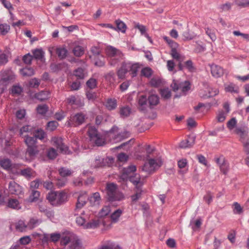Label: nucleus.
Segmentation results:
<instances>
[{"label": "nucleus", "mask_w": 249, "mask_h": 249, "mask_svg": "<svg viewBox=\"0 0 249 249\" xmlns=\"http://www.w3.org/2000/svg\"><path fill=\"white\" fill-rule=\"evenodd\" d=\"M118 130V128L114 126L108 132V136L112 138L111 141L113 142H119L125 138L124 133L119 132Z\"/></svg>", "instance_id": "1a4fd4ad"}, {"label": "nucleus", "mask_w": 249, "mask_h": 249, "mask_svg": "<svg viewBox=\"0 0 249 249\" xmlns=\"http://www.w3.org/2000/svg\"><path fill=\"white\" fill-rule=\"evenodd\" d=\"M234 132L240 137L241 140H243L245 139L248 135L249 128L247 126L237 127L234 130Z\"/></svg>", "instance_id": "aec40b11"}, {"label": "nucleus", "mask_w": 249, "mask_h": 249, "mask_svg": "<svg viewBox=\"0 0 249 249\" xmlns=\"http://www.w3.org/2000/svg\"><path fill=\"white\" fill-rule=\"evenodd\" d=\"M7 206L9 208L19 210L21 209L18 201L16 199H9L7 202Z\"/></svg>", "instance_id": "c9c22d12"}, {"label": "nucleus", "mask_w": 249, "mask_h": 249, "mask_svg": "<svg viewBox=\"0 0 249 249\" xmlns=\"http://www.w3.org/2000/svg\"><path fill=\"white\" fill-rule=\"evenodd\" d=\"M134 27L138 29L141 32V35L146 37L149 42L151 43L152 42L151 38L149 36L148 34L146 32L147 30L145 26L140 24L139 23H136L135 24Z\"/></svg>", "instance_id": "393cba45"}, {"label": "nucleus", "mask_w": 249, "mask_h": 249, "mask_svg": "<svg viewBox=\"0 0 249 249\" xmlns=\"http://www.w3.org/2000/svg\"><path fill=\"white\" fill-rule=\"evenodd\" d=\"M152 73V70L148 67L144 68L142 69L141 71V75L146 77H149L150 76H151Z\"/></svg>", "instance_id": "0e129e2a"}, {"label": "nucleus", "mask_w": 249, "mask_h": 249, "mask_svg": "<svg viewBox=\"0 0 249 249\" xmlns=\"http://www.w3.org/2000/svg\"><path fill=\"white\" fill-rule=\"evenodd\" d=\"M61 244L67 246L66 249H82V245L78 237L72 233H68L61 238Z\"/></svg>", "instance_id": "f257e3e1"}, {"label": "nucleus", "mask_w": 249, "mask_h": 249, "mask_svg": "<svg viewBox=\"0 0 249 249\" xmlns=\"http://www.w3.org/2000/svg\"><path fill=\"white\" fill-rule=\"evenodd\" d=\"M105 52L109 58L117 56L122 57V53L119 50L111 46H107Z\"/></svg>", "instance_id": "4468645a"}, {"label": "nucleus", "mask_w": 249, "mask_h": 249, "mask_svg": "<svg viewBox=\"0 0 249 249\" xmlns=\"http://www.w3.org/2000/svg\"><path fill=\"white\" fill-rule=\"evenodd\" d=\"M123 211L120 209H118L114 211L110 216L111 222L113 223H117Z\"/></svg>", "instance_id": "a878e982"}, {"label": "nucleus", "mask_w": 249, "mask_h": 249, "mask_svg": "<svg viewBox=\"0 0 249 249\" xmlns=\"http://www.w3.org/2000/svg\"><path fill=\"white\" fill-rule=\"evenodd\" d=\"M107 194L109 201H120L124 198V195L120 192L116 184L108 183L106 186Z\"/></svg>", "instance_id": "f03ea898"}, {"label": "nucleus", "mask_w": 249, "mask_h": 249, "mask_svg": "<svg viewBox=\"0 0 249 249\" xmlns=\"http://www.w3.org/2000/svg\"><path fill=\"white\" fill-rule=\"evenodd\" d=\"M135 191V194L131 196L132 201L135 202L137 201L140 198H141L142 193V190L141 188H137Z\"/></svg>", "instance_id": "a19ab883"}, {"label": "nucleus", "mask_w": 249, "mask_h": 249, "mask_svg": "<svg viewBox=\"0 0 249 249\" xmlns=\"http://www.w3.org/2000/svg\"><path fill=\"white\" fill-rule=\"evenodd\" d=\"M184 67H185L189 72H194L196 71V68L193 62L190 60H187L184 63Z\"/></svg>", "instance_id": "5fc2aeb1"}, {"label": "nucleus", "mask_w": 249, "mask_h": 249, "mask_svg": "<svg viewBox=\"0 0 249 249\" xmlns=\"http://www.w3.org/2000/svg\"><path fill=\"white\" fill-rule=\"evenodd\" d=\"M236 124V119L235 118H232L227 122V127L230 130H231L235 127Z\"/></svg>", "instance_id": "e2e57ef3"}, {"label": "nucleus", "mask_w": 249, "mask_h": 249, "mask_svg": "<svg viewBox=\"0 0 249 249\" xmlns=\"http://www.w3.org/2000/svg\"><path fill=\"white\" fill-rule=\"evenodd\" d=\"M89 199L87 192L85 191L80 192L77 198V201L76 204L75 208L74 211V215L79 214V211L86 204L87 200Z\"/></svg>", "instance_id": "423d86ee"}, {"label": "nucleus", "mask_w": 249, "mask_h": 249, "mask_svg": "<svg viewBox=\"0 0 249 249\" xmlns=\"http://www.w3.org/2000/svg\"><path fill=\"white\" fill-rule=\"evenodd\" d=\"M105 78L106 80L110 83V84H113L115 82L116 77L115 74L113 71H110L108 73H107Z\"/></svg>", "instance_id": "de8ad7c7"}, {"label": "nucleus", "mask_w": 249, "mask_h": 249, "mask_svg": "<svg viewBox=\"0 0 249 249\" xmlns=\"http://www.w3.org/2000/svg\"><path fill=\"white\" fill-rule=\"evenodd\" d=\"M40 84V81L37 78H33L29 81V85L31 88H36Z\"/></svg>", "instance_id": "774afa93"}, {"label": "nucleus", "mask_w": 249, "mask_h": 249, "mask_svg": "<svg viewBox=\"0 0 249 249\" xmlns=\"http://www.w3.org/2000/svg\"><path fill=\"white\" fill-rule=\"evenodd\" d=\"M1 74L2 75L0 80V83L6 85L10 82L12 81L15 78V76L10 73L9 71H1Z\"/></svg>", "instance_id": "6ab92c4d"}, {"label": "nucleus", "mask_w": 249, "mask_h": 249, "mask_svg": "<svg viewBox=\"0 0 249 249\" xmlns=\"http://www.w3.org/2000/svg\"><path fill=\"white\" fill-rule=\"evenodd\" d=\"M103 158L100 157H96L93 163L92 164V166L95 167H100L102 166H104V162H103Z\"/></svg>", "instance_id": "864d4df0"}, {"label": "nucleus", "mask_w": 249, "mask_h": 249, "mask_svg": "<svg viewBox=\"0 0 249 249\" xmlns=\"http://www.w3.org/2000/svg\"><path fill=\"white\" fill-rule=\"evenodd\" d=\"M79 214L76 218V222L80 226H82L84 229L85 225H86L87 221L89 220L90 213L88 211L79 210Z\"/></svg>", "instance_id": "6e6552de"}, {"label": "nucleus", "mask_w": 249, "mask_h": 249, "mask_svg": "<svg viewBox=\"0 0 249 249\" xmlns=\"http://www.w3.org/2000/svg\"><path fill=\"white\" fill-rule=\"evenodd\" d=\"M116 24L117 25L116 30L120 31L123 33L125 32L126 26L124 22L120 19H117L116 20Z\"/></svg>", "instance_id": "a18cd8bd"}, {"label": "nucleus", "mask_w": 249, "mask_h": 249, "mask_svg": "<svg viewBox=\"0 0 249 249\" xmlns=\"http://www.w3.org/2000/svg\"><path fill=\"white\" fill-rule=\"evenodd\" d=\"M34 57L36 59L42 60L44 58V52L42 49H36L33 52Z\"/></svg>", "instance_id": "8fccbe9b"}, {"label": "nucleus", "mask_w": 249, "mask_h": 249, "mask_svg": "<svg viewBox=\"0 0 249 249\" xmlns=\"http://www.w3.org/2000/svg\"><path fill=\"white\" fill-rule=\"evenodd\" d=\"M8 189L11 194L16 195H20L23 192L22 187L14 181L9 182Z\"/></svg>", "instance_id": "2eb2a0df"}, {"label": "nucleus", "mask_w": 249, "mask_h": 249, "mask_svg": "<svg viewBox=\"0 0 249 249\" xmlns=\"http://www.w3.org/2000/svg\"><path fill=\"white\" fill-rule=\"evenodd\" d=\"M50 93L47 91H42L35 94V97L40 101H44L49 98Z\"/></svg>", "instance_id": "f704fd0d"}, {"label": "nucleus", "mask_w": 249, "mask_h": 249, "mask_svg": "<svg viewBox=\"0 0 249 249\" xmlns=\"http://www.w3.org/2000/svg\"><path fill=\"white\" fill-rule=\"evenodd\" d=\"M1 166L5 169H9L11 166V162L8 159H3L0 161Z\"/></svg>", "instance_id": "6e6d98bb"}, {"label": "nucleus", "mask_w": 249, "mask_h": 249, "mask_svg": "<svg viewBox=\"0 0 249 249\" xmlns=\"http://www.w3.org/2000/svg\"><path fill=\"white\" fill-rule=\"evenodd\" d=\"M48 109V107L46 105H39L36 108L37 113L42 115L45 114Z\"/></svg>", "instance_id": "052dcab7"}, {"label": "nucleus", "mask_w": 249, "mask_h": 249, "mask_svg": "<svg viewBox=\"0 0 249 249\" xmlns=\"http://www.w3.org/2000/svg\"><path fill=\"white\" fill-rule=\"evenodd\" d=\"M172 87L174 91L179 90L181 91L180 95H184L190 89V83L187 81L177 84L174 82L172 84Z\"/></svg>", "instance_id": "9d476101"}, {"label": "nucleus", "mask_w": 249, "mask_h": 249, "mask_svg": "<svg viewBox=\"0 0 249 249\" xmlns=\"http://www.w3.org/2000/svg\"><path fill=\"white\" fill-rule=\"evenodd\" d=\"M105 106L108 110H113L117 107V100L115 98H108L106 102Z\"/></svg>", "instance_id": "7c9ffc66"}, {"label": "nucleus", "mask_w": 249, "mask_h": 249, "mask_svg": "<svg viewBox=\"0 0 249 249\" xmlns=\"http://www.w3.org/2000/svg\"><path fill=\"white\" fill-rule=\"evenodd\" d=\"M24 142L28 147L36 145V139L34 137H24Z\"/></svg>", "instance_id": "603ef678"}, {"label": "nucleus", "mask_w": 249, "mask_h": 249, "mask_svg": "<svg viewBox=\"0 0 249 249\" xmlns=\"http://www.w3.org/2000/svg\"><path fill=\"white\" fill-rule=\"evenodd\" d=\"M47 198L52 205L58 206L67 200V196L63 192H51L48 194Z\"/></svg>", "instance_id": "7ed1b4c3"}, {"label": "nucleus", "mask_w": 249, "mask_h": 249, "mask_svg": "<svg viewBox=\"0 0 249 249\" xmlns=\"http://www.w3.org/2000/svg\"><path fill=\"white\" fill-rule=\"evenodd\" d=\"M124 60V55L122 53V57L117 56L108 59V64L112 67H115L121 63Z\"/></svg>", "instance_id": "473e14b6"}, {"label": "nucleus", "mask_w": 249, "mask_h": 249, "mask_svg": "<svg viewBox=\"0 0 249 249\" xmlns=\"http://www.w3.org/2000/svg\"><path fill=\"white\" fill-rule=\"evenodd\" d=\"M20 174L27 178L35 177L36 172L30 168H26L20 171Z\"/></svg>", "instance_id": "bb28decb"}, {"label": "nucleus", "mask_w": 249, "mask_h": 249, "mask_svg": "<svg viewBox=\"0 0 249 249\" xmlns=\"http://www.w3.org/2000/svg\"><path fill=\"white\" fill-rule=\"evenodd\" d=\"M20 73L24 76H31L34 74V71L31 68L26 67L20 70Z\"/></svg>", "instance_id": "ea45409f"}, {"label": "nucleus", "mask_w": 249, "mask_h": 249, "mask_svg": "<svg viewBox=\"0 0 249 249\" xmlns=\"http://www.w3.org/2000/svg\"><path fill=\"white\" fill-rule=\"evenodd\" d=\"M39 196H40L39 192L35 190H33L32 191L31 194L30 195V196L28 198V201L29 202L36 201L38 199Z\"/></svg>", "instance_id": "3c124183"}, {"label": "nucleus", "mask_w": 249, "mask_h": 249, "mask_svg": "<svg viewBox=\"0 0 249 249\" xmlns=\"http://www.w3.org/2000/svg\"><path fill=\"white\" fill-rule=\"evenodd\" d=\"M67 102L69 105L71 106L74 105L77 107H81L84 105L83 100L78 96H71L67 98Z\"/></svg>", "instance_id": "dca6fc26"}, {"label": "nucleus", "mask_w": 249, "mask_h": 249, "mask_svg": "<svg viewBox=\"0 0 249 249\" xmlns=\"http://www.w3.org/2000/svg\"><path fill=\"white\" fill-rule=\"evenodd\" d=\"M209 66L211 68V73L213 77L218 78L223 75V69L220 66L214 64H209Z\"/></svg>", "instance_id": "f3484780"}, {"label": "nucleus", "mask_w": 249, "mask_h": 249, "mask_svg": "<svg viewBox=\"0 0 249 249\" xmlns=\"http://www.w3.org/2000/svg\"><path fill=\"white\" fill-rule=\"evenodd\" d=\"M86 119V115L82 113H78L71 115L67 121V125L69 126H76L82 124Z\"/></svg>", "instance_id": "0eeeda50"}, {"label": "nucleus", "mask_w": 249, "mask_h": 249, "mask_svg": "<svg viewBox=\"0 0 249 249\" xmlns=\"http://www.w3.org/2000/svg\"><path fill=\"white\" fill-rule=\"evenodd\" d=\"M73 53L76 56H80L84 53V50L82 47L77 46L73 49Z\"/></svg>", "instance_id": "680f3d73"}, {"label": "nucleus", "mask_w": 249, "mask_h": 249, "mask_svg": "<svg viewBox=\"0 0 249 249\" xmlns=\"http://www.w3.org/2000/svg\"><path fill=\"white\" fill-rule=\"evenodd\" d=\"M58 125V124L56 121H50L48 123L47 129L50 131L55 130Z\"/></svg>", "instance_id": "69168bd1"}, {"label": "nucleus", "mask_w": 249, "mask_h": 249, "mask_svg": "<svg viewBox=\"0 0 249 249\" xmlns=\"http://www.w3.org/2000/svg\"><path fill=\"white\" fill-rule=\"evenodd\" d=\"M38 153V150L36 145L28 147L26 153L29 155L31 158L35 157Z\"/></svg>", "instance_id": "37998d69"}, {"label": "nucleus", "mask_w": 249, "mask_h": 249, "mask_svg": "<svg viewBox=\"0 0 249 249\" xmlns=\"http://www.w3.org/2000/svg\"><path fill=\"white\" fill-rule=\"evenodd\" d=\"M227 114L223 111H220L217 115V120L218 122H223L225 121Z\"/></svg>", "instance_id": "338daca9"}, {"label": "nucleus", "mask_w": 249, "mask_h": 249, "mask_svg": "<svg viewBox=\"0 0 249 249\" xmlns=\"http://www.w3.org/2000/svg\"><path fill=\"white\" fill-rule=\"evenodd\" d=\"M138 104L141 110H143L147 106V98L144 95H140L138 99Z\"/></svg>", "instance_id": "2f4dec72"}, {"label": "nucleus", "mask_w": 249, "mask_h": 249, "mask_svg": "<svg viewBox=\"0 0 249 249\" xmlns=\"http://www.w3.org/2000/svg\"><path fill=\"white\" fill-rule=\"evenodd\" d=\"M225 89L227 92L237 93L238 92V88L235 87L233 84L229 85H225Z\"/></svg>", "instance_id": "13d9d810"}, {"label": "nucleus", "mask_w": 249, "mask_h": 249, "mask_svg": "<svg viewBox=\"0 0 249 249\" xmlns=\"http://www.w3.org/2000/svg\"><path fill=\"white\" fill-rule=\"evenodd\" d=\"M194 143L195 138L191 137L181 142L179 144V146L182 148H187L191 147Z\"/></svg>", "instance_id": "b1692460"}, {"label": "nucleus", "mask_w": 249, "mask_h": 249, "mask_svg": "<svg viewBox=\"0 0 249 249\" xmlns=\"http://www.w3.org/2000/svg\"><path fill=\"white\" fill-rule=\"evenodd\" d=\"M160 94L161 97L165 99H168L171 97V91L169 89H163L160 90Z\"/></svg>", "instance_id": "bf43d9fd"}, {"label": "nucleus", "mask_w": 249, "mask_h": 249, "mask_svg": "<svg viewBox=\"0 0 249 249\" xmlns=\"http://www.w3.org/2000/svg\"><path fill=\"white\" fill-rule=\"evenodd\" d=\"M162 164V161L160 158H150L145 162L142 167V170L148 174H150L159 169Z\"/></svg>", "instance_id": "20e7f679"}, {"label": "nucleus", "mask_w": 249, "mask_h": 249, "mask_svg": "<svg viewBox=\"0 0 249 249\" xmlns=\"http://www.w3.org/2000/svg\"><path fill=\"white\" fill-rule=\"evenodd\" d=\"M56 53L60 59H64L67 56L68 51L65 48L59 47L56 49Z\"/></svg>", "instance_id": "c03bdc74"}, {"label": "nucleus", "mask_w": 249, "mask_h": 249, "mask_svg": "<svg viewBox=\"0 0 249 249\" xmlns=\"http://www.w3.org/2000/svg\"><path fill=\"white\" fill-rule=\"evenodd\" d=\"M100 225V221L98 218L91 219L87 221L84 229H94L98 228Z\"/></svg>", "instance_id": "4be33fe9"}, {"label": "nucleus", "mask_w": 249, "mask_h": 249, "mask_svg": "<svg viewBox=\"0 0 249 249\" xmlns=\"http://www.w3.org/2000/svg\"><path fill=\"white\" fill-rule=\"evenodd\" d=\"M136 170V167L131 165L127 168H124L121 175V179L123 180H126L132 177V174Z\"/></svg>", "instance_id": "f8f14e48"}, {"label": "nucleus", "mask_w": 249, "mask_h": 249, "mask_svg": "<svg viewBox=\"0 0 249 249\" xmlns=\"http://www.w3.org/2000/svg\"><path fill=\"white\" fill-rule=\"evenodd\" d=\"M16 228L17 230L21 232L25 231L27 230H28V228H27V224L23 220H19L16 223Z\"/></svg>", "instance_id": "58836bf2"}, {"label": "nucleus", "mask_w": 249, "mask_h": 249, "mask_svg": "<svg viewBox=\"0 0 249 249\" xmlns=\"http://www.w3.org/2000/svg\"><path fill=\"white\" fill-rule=\"evenodd\" d=\"M128 72V70L126 67V63H123L122 67L117 71L118 77L120 79H124Z\"/></svg>", "instance_id": "cd10ccee"}, {"label": "nucleus", "mask_w": 249, "mask_h": 249, "mask_svg": "<svg viewBox=\"0 0 249 249\" xmlns=\"http://www.w3.org/2000/svg\"><path fill=\"white\" fill-rule=\"evenodd\" d=\"M33 130V127L29 125L23 126L20 129L19 135L22 137H26L28 134Z\"/></svg>", "instance_id": "72a5a7b5"}, {"label": "nucleus", "mask_w": 249, "mask_h": 249, "mask_svg": "<svg viewBox=\"0 0 249 249\" xmlns=\"http://www.w3.org/2000/svg\"><path fill=\"white\" fill-rule=\"evenodd\" d=\"M147 101L149 106L151 108L157 106L160 102L159 96L155 94H150L147 98Z\"/></svg>", "instance_id": "5701e85b"}, {"label": "nucleus", "mask_w": 249, "mask_h": 249, "mask_svg": "<svg viewBox=\"0 0 249 249\" xmlns=\"http://www.w3.org/2000/svg\"><path fill=\"white\" fill-rule=\"evenodd\" d=\"M41 222V221L36 218H31L27 224L28 230H32L38 226Z\"/></svg>", "instance_id": "c85d7f7f"}, {"label": "nucleus", "mask_w": 249, "mask_h": 249, "mask_svg": "<svg viewBox=\"0 0 249 249\" xmlns=\"http://www.w3.org/2000/svg\"><path fill=\"white\" fill-rule=\"evenodd\" d=\"M73 74L79 79H83L87 76V72L85 69L79 68L73 72Z\"/></svg>", "instance_id": "c756f323"}, {"label": "nucleus", "mask_w": 249, "mask_h": 249, "mask_svg": "<svg viewBox=\"0 0 249 249\" xmlns=\"http://www.w3.org/2000/svg\"><path fill=\"white\" fill-rule=\"evenodd\" d=\"M131 112V109L128 106H124L120 109V114L123 118L128 117Z\"/></svg>", "instance_id": "4c0bfd02"}, {"label": "nucleus", "mask_w": 249, "mask_h": 249, "mask_svg": "<svg viewBox=\"0 0 249 249\" xmlns=\"http://www.w3.org/2000/svg\"><path fill=\"white\" fill-rule=\"evenodd\" d=\"M52 142L53 144L56 146L57 148L61 152H63L65 154L67 153L68 147L64 144L61 138L54 137L52 139Z\"/></svg>", "instance_id": "9b49d317"}, {"label": "nucleus", "mask_w": 249, "mask_h": 249, "mask_svg": "<svg viewBox=\"0 0 249 249\" xmlns=\"http://www.w3.org/2000/svg\"><path fill=\"white\" fill-rule=\"evenodd\" d=\"M170 54L174 59H176L179 62H181L183 59L182 56L178 52L175 47L172 48Z\"/></svg>", "instance_id": "79ce46f5"}, {"label": "nucleus", "mask_w": 249, "mask_h": 249, "mask_svg": "<svg viewBox=\"0 0 249 249\" xmlns=\"http://www.w3.org/2000/svg\"><path fill=\"white\" fill-rule=\"evenodd\" d=\"M218 93L219 90L218 89L209 87L206 88V90L201 91L199 92V95L202 98H208L217 95Z\"/></svg>", "instance_id": "ddd939ff"}, {"label": "nucleus", "mask_w": 249, "mask_h": 249, "mask_svg": "<svg viewBox=\"0 0 249 249\" xmlns=\"http://www.w3.org/2000/svg\"><path fill=\"white\" fill-rule=\"evenodd\" d=\"M89 200L91 205L99 206L101 201L100 194L98 192L93 193L92 195L89 197Z\"/></svg>", "instance_id": "412c9836"}, {"label": "nucleus", "mask_w": 249, "mask_h": 249, "mask_svg": "<svg viewBox=\"0 0 249 249\" xmlns=\"http://www.w3.org/2000/svg\"><path fill=\"white\" fill-rule=\"evenodd\" d=\"M111 212V208L109 206H105L99 212V215L101 217L107 215Z\"/></svg>", "instance_id": "49530a36"}, {"label": "nucleus", "mask_w": 249, "mask_h": 249, "mask_svg": "<svg viewBox=\"0 0 249 249\" xmlns=\"http://www.w3.org/2000/svg\"><path fill=\"white\" fill-rule=\"evenodd\" d=\"M126 67L128 70V72L132 77L136 76L137 72L140 69V65L138 63H126Z\"/></svg>", "instance_id": "a211bd4d"}, {"label": "nucleus", "mask_w": 249, "mask_h": 249, "mask_svg": "<svg viewBox=\"0 0 249 249\" xmlns=\"http://www.w3.org/2000/svg\"><path fill=\"white\" fill-rule=\"evenodd\" d=\"M129 180L136 186V188H141L142 186L140 176L139 174H135L134 176H132L130 178Z\"/></svg>", "instance_id": "e433bc0d"}, {"label": "nucleus", "mask_w": 249, "mask_h": 249, "mask_svg": "<svg viewBox=\"0 0 249 249\" xmlns=\"http://www.w3.org/2000/svg\"><path fill=\"white\" fill-rule=\"evenodd\" d=\"M87 134L89 137V140L97 146L103 145L105 143L104 140L101 138L98 133L97 129L95 127L88 125L87 127Z\"/></svg>", "instance_id": "39448f33"}, {"label": "nucleus", "mask_w": 249, "mask_h": 249, "mask_svg": "<svg viewBox=\"0 0 249 249\" xmlns=\"http://www.w3.org/2000/svg\"><path fill=\"white\" fill-rule=\"evenodd\" d=\"M58 171L60 176L64 177L69 176L72 174L71 170L65 167L60 168Z\"/></svg>", "instance_id": "4d7b16f0"}, {"label": "nucleus", "mask_w": 249, "mask_h": 249, "mask_svg": "<svg viewBox=\"0 0 249 249\" xmlns=\"http://www.w3.org/2000/svg\"><path fill=\"white\" fill-rule=\"evenodd\" d=\"M10 26L7 23L0 24V35H6L10 30Z\"/></svg>", "instance_id": "09e8293b"}]
</instances>
